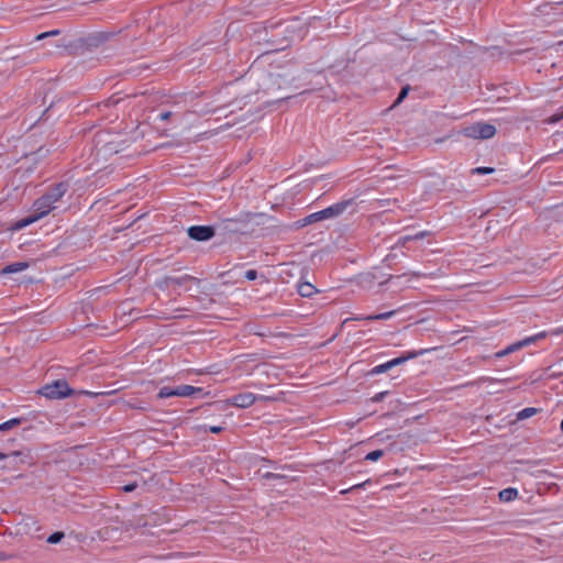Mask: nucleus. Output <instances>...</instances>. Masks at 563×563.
Instances as JSON below:
<instances>
[{
    "mask_svg": "<svg viewBox=\"0 0 563 563\" xmlns=\"http://www.w3.org/2000/svg\"><path fill=\"white\" fill-rule=\"evenodd\" d=\"M66 189L63 184L56 186L49 194L43 196L34 203L33 213L29 217H25L19 220L14 225V230H20L33 222L37 221L42 217L46 216L51 210H53L54 203L58 201L65 194Z\"/></svg>",
    "mask_w": 563,
    "mask_h": 563,
    "instance_id": "nucleus-1",
    "label": "nucleus"
},
{
    "mask_svg": "<svg viewBox=\"0 0 563 563\" xmlns=\"http://www.w3.org/2000/svg\"><path fill=\"white\" fill-rule=\"evenodd\" d=\"M5 459V454L0 453V461Z\"/></svg>",
    "mask_w": 563,
    "mask_h": 563,
    "instance_id": "nucleus-31",
    "label": "nucleus"
},
{
    "mask_svg": "<svg viewBox=\"0 0 563 563\" xmlns=\"http://www.w3.org/2000/svg\"><path fill=\"white\" fill-rule=\"evenodd\" d=\"M58 32L57 31H52V32H46V33H42L37 36V40H41V38H44L46 36H49V35H55L57 34Z\"/></svg>",
    "mask_w": 563,
    "mask_h": 563,
    "instance_id": "nucleus-25",
    "label": "nucleus"
},
{
    "mask_svg": "<svg viewBox=\"0 0 563 563\" xmlns=\"http://www.w3.org/2000/svg\"><path fill=\"white\" fill-rule=\"evenodd\" d=\"M407 93H408V88H404V89L400 91V93H399V96H398L397 100L395 101V104L400 103V102L404 100V98L407 96Z\"/></svg>",
    "mask_w": 563,
    "mask_h": 563,
    "instance_id": "nucleus-24",
    "label": "nucleus"
},
{
    "mask_svg": "<svg viewBox=\"0 0 563 563\" xmlns=\"http://www.w3.org/2000/svg\"><path fill=\"white\" fill-rule=\"evenodd\" d=\"M426 236V232H420L416 235H407V236H404L399 240V243L405 245L408 241H411V240H418V239H422Z\"/></svg>",
    "mask_w": 563,
    "mask_h": 563,
    "instance_id": "nucleus-19",
    "label": "nucleus"
},
{
    "mask_svg": "<svg viewBox=\"0 0 563 563\" xmlns=\"http://www.w3.org/2000/svg\"><path fill=\"white\" fill-rule=\"evenodd\" d=\"M71 390L65 380H56L44 386L41 394L51 399H59L70 395Z\"/></svg>",
    "mask_w": 563,
    "mask_h": 563,
    "instance_id": "nucleus-3",
    "label": "nucleus"
},
{
    "mask_svg": "<svg viewBox=\"0 0 563 563\" xmlns=\"http://www.w3.org/2000/svg\"><path fill=\"white\" fill-rule=\"evenodd\" d=\"M29 267V263L27 262H16V263H13V264H10V265H7L3 269H2V274H13V273H19V272H22L24 269H26Z\"/></svg>",
    "mask_w": 563,
    "mask_h": 563,
    "instance_id": "nucleus-9",
    "label": "nucleus"
},
{
    "mask_svg": "<svg viewBox=\"0 0 563 563\" xmlns=\"http://www.w3.org/2000/svg\"><path fill=\"white\" fill-rule=\"evenodd\" d=\"M395 314V311H388V312H384V313H379V314H373V316H368L366 317L367 320H386V319H389L391 318Z\"/></svg>",
    "mask_w": 563,
    "mask_h": 563,
    "instance_id": "nucleus-15",
    "label": "nucleus"
},
{
    "mask_svg": "<svg viewBox=\"0 0 563 563\" xmlns=\"http://www.w3.org/2000/svg\"><path fill=\"white\" fill-rule=\"evenodd\" d=\"M544 336V333H539V334H536L533 336H529V338H526L521 341H518V342H515L510 345H508L505 350H501L499 352H497L495 354L496 357H504L510 353H514L522 347H526L532 343H534L536 341H538L539 339L543 338Z\"/></svg>",
    "mask_w": 563,
    "mask_h": 563,
    "instance_id": "nucleus-5",
    "label": "nucleus"
},
{
    "mask_svg": "<svg viewBox=\"0 0 563 563\" xmlns=\"http://www.w3.org/2000/svg\"><path fill=\"white\" fill-rule=\"evenodd\" d=\"M494 168L492 167H477L473 169L474 174H492Z\"/></svg>",
    "mask_w": 563,
    "mask_h": 563,
    "instance_id": "nucleus-22",
    "label": "nucleus"
},
{
    "mask_svg": "<svg viewBox=\"0 0 563 563\" xmlns=\"http://www.w3.org/2000/svg\"><path fill=\"white\" fill-rule=\"evenodd\" d=\"M170 115H172V113L166 111V112H163V113L159 114V119L165 121V120L169 119Z\"/></svg>",
    "mask_w": 563,
    "mask_h": 563,
    "instance_id": "nucleus-27",
    "label": "nucleus"
},
{
    "mask_svg": "<svg viewBox=\"0 0 563 563\" xmlns=\"http://www.w3.org/2000/svg\"><path fill=\"white\" fill-rule=\"evenodd\" d=\"M214 232L210 227H190L188 235L197 241H207L213 236Z\"/></svg>",
    "mask_w": 563,
    "mask_h": 563,
    "instance_id": "nucleus-7",
    "label": "nucleus"
},
{
    "mask_svg": "<svg viewBox=\"0 0 563 563\" xmlns=\"http://www.w3.org/2000/svg\"><path fill=\"white\" fill-rule=\"evenodd\" d=\"M135 487H136V484H135V483H134V484H129V485L123 486V490H124V492H126V493H129V492L134 490V489H135Z\"/></svg>",
    "mask_w": 563,
    "mask_h": 563,
    "instance_id": "nucleus-26",
    "label": "nucleus"
},
{
    "mask_svg": "<svg viewBox=\"0 0 563 563\" xmlns=\"http://www.w3.org/2000/svg\"><path fill=\"white\" fill-rule=\"evenodd\" d=\"M383 455H384V451L375 450V451L368 453L365 456V460L371 461V462H375V461L379 460Z\"/></svg>",
    "mask_w": 563,
    "mask_h": 563,
    "instance_id": "nucleus-17",
    "label": "nucleus"
},
{
    "mask_svg": "<svg viewBox=\"0 0 563 563\" xmlns=\"http://www.w3.org/2000/svg\"><path fill=\"white\" fill-rule=\"evenodd\" d=\"M256 399L257 397L254 394L243 393L229 399V404L239 408H249L255 402Z\"/></svg>",
    "mask_w": 563,
    "mask_h": 563,
    "instance_id": "nucleus-6",
    "label": "nucleus"
},
{
    "mask_svg": "<svg viewBox=\"0 0 563 563\" xmlns=\"http://www.w3.org/2000/svg\"><path fill=\"white\" fill-rule=\"evenodd\" d=\"M419 354L420 353H417V352H410L406 356L393 358V360L388 361L389 367L393 368L397 365H400V364L405 363L407 360L413 358V357L418 356Z\"/></svg>",
    "mask_w": 563,
    "mask_h": 563,
    "instance_id": "nucleus-12",
    "label": "nucleus"
},
{
    "mask_svg": "<svg viewBox=\"0 0 563 563\" xmlns=\"http://www.w3.org/2000/svg\"><path fill=\"white\" fill-rule=\"evenodd\" d=\"M562 119H563V107L555 114L545 119L544 122L548 124H553V123L559 122Z\"/></svg>",
    "mask_w": 563,
    "mask_h": 563,
    "instance_id": "nucleus-16",
    "label": "nucleus"
},
{
    "mask_svg": "<svg viewBox=\"0 0 563 563\" xmlns=\"http://www.w3.org/2000/svg\"><path fill=\"white\" fill-rule=\"evenodd\" d=\"M537 412H538V409H536V408H532V407L525 408L517 413V419L525 420V419H528V418L534 416Z\"/></svg>",
    "mask_w": 563,
    "mask_h": 563,
    "instance_id": "nucleus-14",
    "label": "nucleus"
},
{
    "mask_svg": "<svg viewBox=\"0 0 563 563\" xmlns=\"http://www.w3.org/2000/svg\"><path fill=\"white\" fill-rule=\"evenodd\" d=\"M496 128L486 122H477L463 130V134L475 140H487L496 134Z\"/></svg>",
    "mask_w": 563,
    "mask_h": 563,
    "instance_id": "nucleus-2",
    "label": "nucleus"
},
{
    "mask_svg": "<svg viewBox=\"0 0 563 563\" xmlns=\"http://www.w3.org/2000/svg\"><path fill=\"white\" fill-rule=\"evenodd\" d=\"M322 221L320 212H314L306 218H303L301 221L298 222L299 227H306L308 224H311L313 222Z\"/></svg>",
    "mask_w": 563,
    "mask_h": 563,
    "instance_id": "nucleus-13",
    "label": "nucleus"
},
{
    "mask_svg": "<svg viewBox=\"0 0 563 563\" xmlns=\"http://www.w3.org/2000/svg\"><path fill=\"white\" fill-rule=\"evenodd\" d=\"M244 277L249 280H254L257 277V273L254 269H250V271L245 272Z\"/></svg>",
    "mask_w": 563,
    "mask_h": 563,
    "instance_id": "nucleus-23",
    "label": "nucleus"
},
{
    "mask_svg": "<svg viewBox=\"0 0 563 563\" xmlns=\"http://www.w3.org/2000/svg\"><path fill=\"white\" fill-rule=\"evenodd\" d=\"M561 430L563 431V419H562V422H561Z\"/></svg>",
    "mask_w": 563,
    "mask_h": 563,
    "instance_id": "nucleus-33",
    "label": "nucleus"
},
{
    "mask_svg": "<svg viewBox=\"0 0 563 563\" xmlns=\"http://www.w3.org/2000/svg\"><path fill=\"white\" fill-rule=\"evenodd\" d=\"M19 423H20L19 419H11L9 421H5L0 424V431H7V430L13 428L14 426H18Z\"/></svg>",
    "mask_w": 563,
    "mask_h": 563,
    "instance_id": "nucleus-18",
    "label": "nucleus"
},
{
    "mask_svg": "<svg viewBox=\"0 0 563 563\" xmlns=\"http://www.w3.org/2000/svg\"><path fill=\"white\" fill-rule=\"evenodd\" d=\"M390 369L388 362L377 365L372 369V374H382Z\"/></svg>",
    "mask_w": 563,
    "mask_h": 563,
    "instance_id": "nucleus-20",
    "label": "nucleus"
},
{
    "mask_svg": "<svg viewBox=\"0 0 563 563\" xmlns=\"http://www.w3.org/2000/svg\"><path fill=\"white\" fill-rule=\"evenodd\" d=\"M210 432L212 433H219L222 431V427H210Z\"/></svg>",
    "mask_w": 563,
    "mask_h": 563,
    "instance_id": "nucleus-28",
    "label": "nucleus"
},
{
    "mask_svg": "<svg viewBox=\"0 0 563 563\" xmlns=\"http://www.w3.org/2000/svg\"><path fill=\"white\" fill-rule=\"evenodd\" d=\"M347 206H349V202H340V203L330 206V207L319 211L321 219L325 220V219L338 217L346 209Z\"/></svg>",
    "mask_w": 563,
    "mask_h": 563,
    "instance_id": "nucleus-8",
    "label": "nucleus"
},
{
    "mask_svg": "<svg viewBox=\"0 0 563 563\" xmlns=\"http://www.w3.org/2000/svg\"><path fill=\"white\" fill-rule=\"evenodd\" d=\"M63 538H64L63 532H55L48 537L47 542L55 544V543H58Z\"/></svg>",
    "mask_w": 563,
    "mask_h": 563,
    "instance_id": "nucleus-21",
    "label": "nucleus"
},
{
    "mask_svg": "<svg viewBox=\"0 0 563 563\" xmlns=\"http://www.w3.org/2000/svg\"><path fill=\"white\" fill-rule=\"evenodd\" d=\"M518 497V490L516 488H506L499 492V499L504 503H509Z\"/></svg>",
    "mask_w": 563,
    "mask_h": 563,
    "instance_id": "nucleus-10",
    "label": "nucleus"
},
{
    "mask_svg": "<svg viewBox=\"0 0 563 563\" xmlns=\"http://www.w3.org/2000/svg\"><path fill=\"white\" fill-rule=\"evenodd\" d=\"M199 388H196L190 385H180L178 387L172 388V387H162L157 394V397L163 399L172 396L176 397H188L191 396L194 393L199 391Z\"/></svg>",
    "mask_w": 563,
    "mask_h": 563,
    "instance_id": "nucleus-4",
    "label": "nucleus"
},
{
    "mask_svg": "<svg viewBox=\"0 0 563 563\" xmlns=\"http://www.w3.org/2000/svg\"><path fill=\"white\" fill-rule=\"evenodd\" d=\"M383 396H384V394H378V395H376L373 399H374L375 401H378V400H380V399H382V397H383Z\"/></svg>",
    "mask_w": 563,
    "mask_h": 563,
    "instance_id": "nucleus-29",
    "label": "nucleus"
},
{
    "mask_svg": "<svg viewBox=\"0 0 563 563\" xmlns=\"http://www.w3.org/2000/svg\"><path fill=\"white\" fill-rule=\"evenodd\" d=\"M85 394L89 395V396H96L97 394H93L91 391H85Z\"/></svg>",
    "mask_w": 563,
    "mask_h": 563,
    "instance_id": "nucleus-30",
    "label": "nucleus"
},
{
    "mask_svg": "<svg viewBox=\"0 0 563 563\" xmlns=\"http://www.w3.org/2000/svg\"><path fill=\"white\" fill-rule=\"evenodd\" d=\"M298 291L302 297H311L317 292V289L310 283H301L298 285Z\"/></svg>",
    "mask_w": 563,
    "mask_h": 563,
    "instance_id": "nucleus-11",
    "label": "nucleus"
},
{
    "mask_svg": "<svg viewBox=\"0 0 563 563\" xmlns=\"http://www.w3.org/2000/svg\"><path fill=\"white\" fill-rule=\"evenodd\" d=\"M5 560V555L0 553V561Z\"/></svg>",
    "mask_w": 563,
    "mask_h": 563,
    "instance_id": "nucleus-32",
    "label": "nucleus"
}]
</instances>
